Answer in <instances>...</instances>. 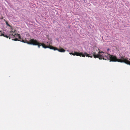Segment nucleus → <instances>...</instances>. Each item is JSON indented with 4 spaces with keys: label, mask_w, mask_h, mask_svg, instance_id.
Here are the masks:
<instances>
[{
    "label": "nucleus",
    "mask_w": 130,
    "mask_h": 130,
    "mask_svg": "<svg viewBox=\"0 0 130 130\" xmlns=\"http://www.w3.org/2000/svg\"><path fill=\"white\" fill-rule=\"evenodd\" d=\"M104 53L103 52H100L99 51L98 52V54H95L94 53L93 54L92 56L89 55V54H88L86 52H85L84 54L82 52L79 53L77 52H74V53H70V54H71L72 55H76L77 56H82L83 57H85L86 56L87 57H92L93 56L94 57V58H99L100 59H104V56H103V54H101V53ZM105 60H106V59H105Z\"/></svg>",
    "instance_id": "nucleus-2"
},
{
    "label": "nucleus",
    "mask_w": 130,
    "mask_h": 130,
    "mask_svg": "<svg viewBox=\"0 0 130 130\" xmlns=\"http://www.w3.org/2000/svg\"><path fill=\"white\" fill-rule=\"evenodd\" d=\"M105 57L108 60H110V61H117L121 62H124L130 65V61L128 60L127 58H125L124 56L121 57L120 59H118L115 56L107 54V55H105Z\"/></svg>",
    "instance_id": "nucleus-3"
},
{
    "label": "nucleus",
    "mask_w": 130,
    "mask_h": 130,
    "mask_svg": "<svg viewBox=\"0 0 130 130\" xmlns=\"http://www.w3.org/2000/svg\"><path fill=\"white\" fill-rule=\"evenodd\" d=\"M31 43H29V44L34 45H38L39 48H40L41 46H42V47L44 48H49L50 49L53 50L54 51L57 50L60 52H63L65 51V50L62 48L58 49L57 47L47 45L43 43H41L38 42V41L34 39H31Z\"/></svg>",
    "instance_id": "nucleus-1"
},
{
    "label": "nucleus",
    "mask_w": 130,
    "mask_h": 130,
    "mask_svg": "<svg viewBox=\"0 0 130 130\" xmlns=\"http://www.w3.org/2000/svg\"><path fill=\"white\" fill-rule=\"evenodd\" d=\"M18 37H19V39L20 38V35L18 34ZM21 40H18V39L17 38H16L15 39H14L13 40H14V41H21L22 42H23L27 43L28 44H29V43H31V39H30V40H29V41H27L26 40H24L23 39H21Z\"/></svg>",
    "instance_id": "nucleus-4"
},
{
    "label": "nucleus",
    "mask_w": 130,
    "mask_h": 130,
    "mask_svg": "<svg viewBox=\"0 0 130 130\" xmlns=\"http://www.w3.org/2000/svg\"><path fill=\"white\" fill-rule=\"evenodd\" d=\"M13 31H12V30H11L10 31V33H13Z\"/></svg>",
    "instance_id": "nucleus-8"
},
{
    "label": "nucleus",
    "mask_w": 130,
    "mask_h": 130,
    "mask_svg": "<svg viewBox=\"0 0 130 130\" xmlns=\"http://www.w3.org/2000/svg\"><path fill=\"white\" fill-rule=\"evenodd\" d=\"M110 50V49L109 48H108L107 49V51H109V50Z\"/></svg>",
    "instance_id": "nucleus-9"
},
{
    "label": "nucleus",
    "mask_w": 130,
    "mask_h": 130,
    "mask_svg": "<svg viewBox=\"0 0 130 130\" xmlns=\"http://www.w3.org/2000/svg\"><path fill=\"white\" fill-rule=\"evenodd\" d=\"M15 35H17V34H15Z\"/></svg>",
    "instance_id": "nucleus-11"
},
{
    "label": "nucleus",
    "mask_w": 130,
    "mask_h": 130,
    "mask_svg": "<svg viewBox=\"0 0 130 130\" xmlns=\"http://www.w3.org/2000/svg\"><path fill=\"white\" fill-rule=\"evenodd\" d=\"M15 30L14 31H13V33H14V32H15Z\"/></svg>",
    "instance_id": "nucleus-10"
},
{
    "label": "nucleus",
    "mask_w": 130,
    "mask_h": 130,
    "mask_svg": "<svg viewBox=\"0 0 130 130\" xmlns=\"http://www.w3.org/2000/svg\"><path fill=\"white\" fill-rule=\"evenodd\" d=\"M10 29L11 30H13L14 29L12 27V26H11V27H10Z\"/></svg>",
    "instance_id": "nucleus-7"
},
{
    "label": "nucleus",
    "mask_w": 130,
    "mask_h": 130,
    "mask_svg": "<svg viewBox=\"0 0 130 130\" xmlns=\"http://www.w3.org/2000/svg\"><path fill=\"white\" fill-rule=\"evenodd\" d=\"M48 43V42H47V43Z\"/></svg>",
    "instance_id": "nucleus-12"
},
{
    "label": "nucleus",
    "mask_w": 130,
    "mask_h": 130,
    "mask_svg": "<svg viewBox=\"0 0 130 130\" xmlns=\"http://www.w3.org/2000/svg\"><path fill=\"white\" fill-rule=\"evenodd\" d=\"M4 33V32H3V33L1 31H0V36H4V37H6L7 38H8V37H9V39H10V37H11L12 36L13 37H12V38H13L14 39H15L16 38L15 36L13 34L11 35V34H9V36H8L7 35L5 34Z\"/></svg>",
    "instance_id": "nucleus-5"
},
{
    "label": "nucleus",
    "mask_w": 130,
    "mask_h": 130,
    "mask_svg": "<svg viewBox=\"0 0 130 130\" xmlns=\"http://www.w3.org/2000/svg\"><path fill=\"white\" fill-rule=\"evenodd\" d=\"M5 22H6V24L7 25L9 26L10 27H11V25H10L8 23V22H7L6 21Z\"/></svg>",
    "instance_id": "nucleus-6"
}]
</instances>
